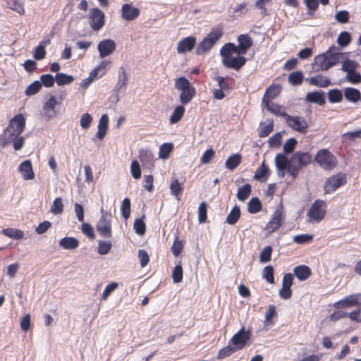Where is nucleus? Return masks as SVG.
Returning a JSON list of instances; mask_svg holds the SVG:
<instances>
[{"label": "nucleus", "instance_id": "nucleus-1", "mask_svg": "<svg viewBox=\"0 0 361 361\" xmlns=\"http://www.w3.org/2000/svg\"><path fill=\"white\" fill-rule=\"evenodd\" d=\"M25 127V118L22 114H17L12 118L6 128L0 136V145L6 147L11 143L13 144L15 150H20L25 139L20 135Z\"/></svg>", "mask_w": 361, "mask_h": 361}, {"label": "nucleus", "instance_id": "nucleus-2", "mask_svg": "<svg viewBox=\"0 0 361 361\" xmlns=\"http://www.w3.org/2000/svg\"><path fill=\"white\" fill-rule=\"evenodd\" d=\"M233 54H237V51L236 47L233 43L226 44L220 50L224 66L238 71L245 65L246 59L241 56H233Z\"/></svg>", "mask_w": 361, "mask_h": 361}, {"label": "nucleus", "instance_id": "nucleus-3", "mask_svg": "<svg viewBox=\"0 0 361 361\" xmlns=\"http://www.w3.org/2000/svg\"><path fill=\"white\" fill-rule=\"evenodd\" d=\"M344 54L341 52H334L331 49L322 54L314 57L313 68L316 71H324L341 61Z\"/></svg>", "mask_w": 361, "mask_h": 361}, {"label": "nucleus", "instance_id": "nucleus-4", "mask_svg": "<svg viewBox=\"0 0 361 361\" xmlns=\"http://www.w3.org/2000/svg\"><path fill=\"white\" fill-rule=\"evenodd\" d=\"M312 161L311 155L307 152H297L289 160L288 173L293 178L298 176L300 169L309 164Z\"/></svg>", "mask_w": 361, "mask_h": 361}, {"label": "nucleus", "instance_id": "nucleus-5", "mask_svg": "<svg viewBox=\"0 0 361 361\" xmlns=\"http://www.w3.org/2000/svg\"><path fill=\"white\" fill-rule=\"evenodd\" d=\"M222 34L223 32L221 28L216 27L212 29L211 32L199 43L196 49V54L197 55H202L210 51L216 42L220 39Z\"/></svg>", "mask_w": 361, "mask_h": 361}, {"label": "nucleus", "instance_id": "nucleus-6", "mask_svg": "<svg viewBox=\"0 0 361 361\" xmlns=\"http://www.w3.org/2000/svg\"><path fill=\"white\" fill-rule=\"evenodd\" d=\"M101 217L97 224V231L104 238L111 237V214L103 209H101Z\"/></svg>", "mask_w": 361, "mask_h": 361}, {"label": "nucleus", "instance_id": "nucleus-7", "mask_svg": "<svg viewBox=\"0 0 361 361\" xmlns=\"http://www.w3.org/2000/svg\"><path fill=\"white\" fill-rule=\"evenodd\" d=\"M314 160L324 169H331L336 165V157L326 149L318 151Z\"/></svg>", "mask_w": 361, "mask_h": 361}, {"label": "nucleus", "instance_id": "nucleus-8", "mask_svg": "<svg viewBox=\"0 0 361 361\" xmlns=\"http://www.w3.org/2000/svg\"><path fill=\"white\" fill-rule=\"evenodd\" d=\"M326 214V204L322 200H315L310 207L307 215L311 219L320 221Z\"/></svg>", "mask_w": 361, "mask_h": 361}, {"label": "nucleus", "instance_id": "nucleus-9", "mask_svg": "<svg viewBox=\"0 0 361 361\" xmlns=\"http://www.w3.org/2000/svg\"><path fill=\"white\" fill-rule=\"evenodd\" d=\"M287 125L293 130L304 133L307 131L308 124L305 119L299 116H291L286 114H283Z\"/></svg>", "mask_w": 361, "mask_h": 361}, {"label": "nucleus", "instance_id": "nucleus-10", "mask_svg": "<svg viewBox=\"0 0 361 361\" xmlns=\"http://www.w3.org/2000/svg\"><path fill=\"white\" fill-rule=\"evenodd\" d=\"M250 331H246L244 327H242L238 332L235 334L230 343L233 345V347L237 350L243 349L250 340Z\"/></svg>", "mask_w": 361, "mask_h": 361}, {"label": "nucleus", "instance_id": "nucleus-11", "mask_svg": "<svg viewBox=\"0 0 361 361\" xmlns=\"http://www.w3.org/2000/svg\"><path fill=\"white\" fill-rule=\"evenodd\" d=\"M346 183V176L343 173H338L327 179L324 185L326 193H331L339 187Z\"/></svg>", "mask_w": 361, "mask_h": 361}, {"label": "nucleus", "instance_id": "nucleus-12", "mask_svg": "<svg viewBox=\"0 0 361 361\" xmlns=\"http://www.w3.org/2000/svg\"><path fill=\"white\" fill-rule=\"evenodd\" d=\"M90 25L94 30H100L104 24V14L97 8H93L89 13Z\"/></svg>", "mask_w": 361, "mask_h": 361}, {"label": "nucleus", "instance_id": "nucleus-13", "mask_svg": "<svg viewBox=\"0 0 361 361\" xmlns=\"http://www.w3.org/2000/svg\"><path fill=\"white\" fill-rule=\"evenodd\" d=\"M99 57L103 59L111 54L116 50V43L113 39H106L99 42L97 45Z\"/></svg>", "mask_w": 361, "mask_h": 361}, {"label": "nucleus", "instance_id": "nucleus-14", "mask_svg": "<svg viewBox=\"0 0 361 361\" xmlns=\"http://www.w3.org/2000/svg\"><path fill=\"white\" fill-rule=\"evenodd\" d=\"M196 44V38L192 36L187 37L179 41L177 44L176 50L178 54H183L186 51H191Z\"/></svg>", "mask_w": 361, "mask_h": 361}, {"label": "nucleus", "instance_id": "nucleus-15", "mask_svg": "<svg viewBox=\"0 0 361 361\" xmlns=\"http://www.w3.org/2000/svg\"><path fill=\"white\" fill-rule=\"evenodd\" d=\"M360 296L361 294H353L348 295L336 302L335 306L336 307L346 308L355 305H360L361 302L359 300Z\"/></svg>", "mask_w": 361, "mask_h": 361}, {"label": "nucleus", "instance_id": "nucleus-16", "mask_svg": "<svg viewBox=\"0 0 361 361\" xmlns=\"http://www.w3.org/2000/svg\"><path fill=\"white\" fill-rule=\"evenodd\" d=\"M140 14V10L137 8L132 6L131 4H125L121 8V16L126 20H133Z\"/></svg>", "mask_w": 361, "mask_h": 361}, {"label": "nucleus", "instance_id": "nucleus-17", "mask_svg": "<svg viewBox=\"0 0 361 361\" xmlns=\"http://www.w3.org/2000/svg\"><path fill=\"white\" fill-rule=\"evenodd\" d=\"M18 171L25 180H32L35 178L32 164L30 160L23 161L18 166Z\"/></svg>", "mask_w": 361, "mask_h": 361}, {"label": "nucleus", "instance_id": "nucleus-18", "mask_svg": "<svg viewBox=\"0 0 361 361\" xmlns=\"http://www.w3.org/2000/svg\"><path fill=\"white\" fill-rule=\"evenodd\" d=\"M283 222L282 211L281 209H277L269 222L267 224V228L269 230V233H272L281 225Z\"/></svg>", "mask_w": 361, "mask_h": 361}, {"label": "nucleus", "instance_id": "nucleus-19", "mask_svg": "<svg viewBox=\"0 0 361 361\" xmlns=\"http://www.w3.org/2000/svg\"><path fill=\"white\" fill-rule=\"evenodd\" d=\"M238 47H236L237 54H245L252 46L250 37L247 35H240L238 37Z\"/></svg>", "mask_w": 361, "mask_h": 361}, {"label": "nucleus", "instance_id": "nucleus-20", "mask_svg": "<svg viewBox=\"0 0 361 361\" xmlns=\"http://www.w3.org/2000/svg\"><path fill=\"white\" fill-rule=\"evenodd\" d=\"M306 80L312 85H314L319 87H326L331 83L330 80L322 75H317L314 77L307 78Z\"/></svg>", "mask_w": 361, "mask_h": 361}, {"label": "nucleus", "instance_id": "nucleus-21", "mask_svg": "<svg viewBox=\"0 0 361 361\" xmlns=\"http://www.w3.org/2000/svg\"><path fill=\"white\" fill-rule=\"evenodd\" d=\"M139 159L143 164L152 166L154 164V157L152 152L147 149H142L139 151Z\"/></svg>", "mask_w": 361, "mask_h": 361}, {"label": "nucleus", "instance_id": "nucleus-22", "mask_svg": "<svg viewBox=\"0 0 361 361\" xmlns=\"http://www.w3.org/2000/svg\"><path fill=\"white\" fill-rule=\"evenodd\" d=\"M59 245L66 250H74L79 246V241L73 237H65L60 240Z\"/></svg>", "mask_w": 361, "mask_h": 361}, {"label": "nucleus", "instance_id": "nucleus-23", "mask_svg": "<svg viewBox=\"0 0 361 361\" xmlns=\"http://www.w3.org/2000/svg\"><path fill=\"white\" fill-rule=\"evenodd\" d=\"M171 193L176 197V199L180 200V195L183 190V184L179 183L178 179L173 177L169 186Z\"/></svg>", "mask_w": 361, "mask_h": 361}, {"label": "nucleus", "instance_id": "nucleus-24", "mask_svg": "<svg viewBox=\"0 0 361 361\" xmlns=\"http://www.w3.org/2000/svg\"><path fill=\"white\" fill-rule=\"evenodd\" d=\"M269 176V167L264 164V161H263L261 166L256 170L254 178L257 180L264 182L268 179Z\"/></svg>", "mask_w": 361, "mask_h": 361}, {"label": "nucleus", "instance_id": "nucleus-25", "mask_svg": "<svg viewBox=\"0 0 361 361\" xmlns=\"http://www.w3.org/2000/svg\"><path fill=\"white\" fill-rule=\"evenodd\" d=\"M294 274L300 281L306 280L311 274V269L305 265H300L294 269Z\"/></svg>", "mask_w": 361, "mask_h": 361}, {"label": "nucleus", "instance_id": "nucleus-26", "mask_svg": "<svg viewBox=\"0 0 361 361\" xmlns=\"http://www.w3.org/2000/svg\"><path fill=\"white\" fill-rule=\"evenodd\" d=\"M180 101L183 104H188L195 97L196 91L193 87L180 90Z\"/></svg>", "mask_w": 361, "mask_h": 361}, {"label": "nucleus", "instance_id": "nucleus-27", "mask_svg": "<svg viewBox=\"0 0 361 361\" xmlns=\"http://www.w3.org/2000/svg\"><path fill=\"white\" fill-rule=\"evenodd\" d=\"M345 98L352 102H357L360 99L361 94L360 91L353 87H346L344 90Z\"/></svg>", "mask_w": 361, "mask_h": 361}, {"label": "nucleus", "instance_id": "nucleus-28", "mask_svg": "<svg viewBox=\"0 0 361 361\" xmlns=\"http://www.w3.org/2000/svg\"><path fill=\"white\" fill-rule=\"evenodd\" d=\"M306 100L311 103L318 104L323 105L325 104V98L322 92H309L306 95Z\"/></svg>", "mask_w": 361, "mask_h": 361}, {"label": "nucleus", "instance_id": "nucleus-29", "mask_svg": "<svg viewBox=\"0 0 361 361\" xmlns=\"http://www.w3.org/2000/svg\"><path fill=\"white\" fill-rule=\"evenodd\" d=\"M275 164L278 171L283 172L285 169H287L288 171L289 160L283 154H276Z\"/></svg>", "mask_w": 361, "mask_h": 361}, {"label": "nucleus", "instance_id": "nucleus-30", "mask_svg": "<svg viewBox=\"0 0 361 361\" xmlns=\"http://www.w3.org/2000/svg\"><path fill=\"white\" fill-rule=\"evenodd\" d=\"M50 43V39H47L42 41L39 44L37 47L34 53V58L37 60L43 59L46 55L45 47Z\"/></svg>", "mask_w": 361, "mask_h": 361}, {"label": "nucleus", "instance_id": "nucleus-31", "mask_svg": "<svg viewBox=\"0 0 361 361\" xmlns=\"http://www.w3.org/2000/svg\"><path fill=\"white\" fill-rule=\"evenodd\" d=\"M241 162V156L239 154H233L231 155L226 161V167L233 171L234 170Z\"/></svg>", "mask_w": 361, "mask_h": 361}, {"label": "nucleus", "instance_id": "nucleus-32", "mask_svg": "<svg viewBox=\"0 0 361 361\" xmlns=\"http://www.w3.org/2000/svg\"><path fill=\"white\" fill-rule=\"evenodd\" d=\"M1 233L6 236L16 240L21 239L24 237L23 231L13 228H4L1 231Z\"/></svg>", "mask_w": 361, "mask_h": 361}, {"label": "nucleus", "instance_id": "nucleus-33", "mask_svg": "<svg viewBox=\"0 0 361 361\" xmlns=\"http://www.w3.org/2000/svg\"><path fill=\"white\" fill-rule=\"evenodd\" d=\"M262 103L265 105L269 111L275 115L283 116V114H285L284 112L281 111V108L280 106L274 103L269 102V99L265 97H263Z\"/></svg>", "mask_w": 361, "mask_h": 361}, {"label": "nucleus", "instance_id": "nucleus-34", "mask_svg": "<svg viewBox=\"0 0 361 361\" xmlns=\"http://www.w3.org/2000/svg\"><path fill=\"white\" fill-rule=\"evenodd\" d=\"M252 188L250 184H245L240 187L237 192V198L241 202L245 201L251 193Z\"/></svg>", "mask_w": 361, "mask_h": 361}, {"label": "nucleus", "instance_id": "nucleus-35", "mask_svg": "<svg viewBox=\"0 0 361 361\" xmlns=\"http://www.w3.org/2000/svg\"><path fill=\"white\" fill-rule=\"evenodd\" d=\"M57 104L56 99L54 96H51L48 101L44 104V109L47 111V116L52 117L54 115V108Z\"/></svg>", "mask_w": 361, "mask_h": 361}, {"label": "nucleus", "instance_id": "nucleus-36", "mask_svg": "<svg viewBox=\"0 0 361 361\" xmlns=\"http://www.w3.org/2000/svg\"><path fill=\"white\" fill-rule=\"evenodd\" d=\"M110 63V61H102L97 67H95L91 72L92 75H95L97 78L103 76L106 72V67Z\"/></svg>", "mask_w": 361, "mask_h": 361}, {"label": "nucleus", "instance_id": "nucleus-37", "mask_svg": "<svg viewBox=\"0 0 361 361\" xmlns=\"http://www.w3.org/2000/svg\"><path fill=\"white\" fill-rule=\"evenodd\" d=\"M184 112L185 108L183 106H176L170 116V123L171 124L178 123L182 118Z\"/></svg>", "mask_w": 361, "mask_h": 361}, {"label": "nucleus", "instance_id": "nucleus-38", "mask_svg": "<svg viewBox=\"0 0 361 361\" xmlns=\"http://www.w3.org/2000/svg\"><path fill=\"white\" fill-rule=\"evenodd\" d=\"M240 216V210L239 207L235 206L226 218V222L231 225L235 224L239 219Z\"/></svg>", "mask_w": 361, "mask_h": 361}, {"label": "nucleus", "instance_id": "nucleus-39", "mask_svg": "<svg viewBox=\"0 0 361 361\" xmlns=\"http://www.w3.org/2000/svg\"><path fill=\"white\" fill-rule=\"evenodd\" d=\"M262 209V204L257 197L252 198L247 204L248 212L251 214H256Z\"/></svg>", "mask_w": 361, "mask_h": 361}, {"label": "nucleus", "instance_id": "nucleus-40", "mask_svg": "<svg viewBox=\"0 0 361 361\" xmlns=\"http://www.w3.org/2000/svg\"><path fill=\"white\" fill-rule=\"evenodd\" d=\"M288 82L294 85H299L303 80V74L302 71H295L291 73L288 78Z\"/></svg>", "mask_w": 361, "mask_h": 361}, {"label": "nucleus", "instance_id": "nucleus-41", "mask_svg": "<svg viewBox=\"0 0 361 361\" xmlns=\"http://www.w3.org/2000/svg\"><path fill=\"white\" fill-rule=\"evenodd\" d=\"M55 80L58 85H64L70 84L73 81V77L72 75L61 73L56 75Z\"/></svg>", "mask_w": 361, "mask_h": 361}, {"label": "nucleus", "instance_id": "nucleus-42", "mask_svg": "<svg viewBox=\"0 0 361 361\" xmlns=\"http://www.w3.org/2000/svg\"><path fill=\"white\" fill-rule=\"evenodd\" d=\"M173 149V145L171 143H164L159 147V158L167 159Z\"/></svg>", "mask_w": 361, "mask_h": 361}, {"label": "nucleus", "instance_id": "nucleus-43", "mask_svg": "<svg viewBox=\"0 0 361 361\" xmlns=\"http://www.w3.org/2000/svg\"><path fill=\"white\" fill-rule=\"evenodd\" d=\"M63 212V204L61 197L56 198L51 207V212L54 214H61Z\"/></svg>", "mask_w": 361, "mask_h": 361}, {"label": "nucleus", "instance_id": "nucleus-44", "mask_svg": "<svg viewBox=\"0 0 361 361\" xmlns=\"http://www.w3.org/2000/svg\"><path fill=\"white\" fill-rule=\"evenodd\" d=\"M174 87L176 90L180 91L192 86L190 85L189 80L186 78L182 76L175 80Z\"/></svg>", "mask_w": 361, "mask_h": 361}, {"label": "nucleus", "instance_id": "nucleus-45", "mask_svg": "<svg viewBox=\"0 0 361 361\" xmlns=\"http://www.w3.org/2000/svg\"><path fill=\"white\" fill-rule=\"evenodd\" d=\"M235 351H237V350L233 346L232 347L230 345H228L219 351L216 358L218 360L224 359L225 357L231 355Z\"/></svg>", "mask_w": 361, "mask_h": 361}, {"label": "nucleus", "instance_id": "nucleus-46", "mask_svg": "<svg viewBox=\"0 0 361 361\" xmlns=\"http://www.w3.org/2000/svg\"><path fill=\"white\" fill-rule=\"evenodd\" d=\"M272 247L270 245L264 247L259 254V261L266 263L271 260Z\"/></svg>", "mask_w": 361, "mask_h": 361}, {"label": "nucleus", "instance_id": "nucleus-47", "mask_svg": "<svg viewBox=\"0 0 361 361\" xmlns=\"http://www.w3.org/2000/svg\"><path fill=\"white\" fill-rule=\"evenodd\" d=\"M328 97L331 103H337L342 100L343 94L341 90L335 89L328 92Z\"/></svg>", "mask_w": 361, "mask_h": 361}, {"label": "nucleus", "instance_id": "nucleus-48", "mask_svg": "<svg viewBox=\"0 0 361 361\" xmlns=\"http://www.w3.org/2000/svg\"><path fill=\"white\" fill-rule=\"evenodd\" d=\"M350 35L346 31L341 32L337 38V43L341 47H346L350 44Z\"/></svg>", "mask_w": 361, "mask_h": 361}, {"label": "nucleus", "instance_id": "nucleus-49", "mask_svg": "<svg viewBox=\"0 0 361 361\" xmlns=\"http://www.w3.org/2000/svg\"><path fill=\"white\" fill-rule=\"evenodd\" d=\"M262 277L268 283H274V268L272 266H267L264 268V269L262 271Z\"/></svg>", "mask_w": 361, "mask_h": 361}, {"label": "nucleus", "instance_id": "nucleus-50", "mask_svg": "<svg viewBox=\"0 0 361 361\" xmlns=\"http://www.w3.org/2000/svg\"><path fill=\"white\" fill-rule=\"evenodd\" d=\"M92 121V116L88 113H85L81 116L80 125L82 129L87 130L90 128Z\"/></svg>", "mask_w": 361, "mask_h": 361}, {"label": "nucleus", "instance_id": "nucleus-51", "mask_svg": "<svg viewBox=\"0 0 361 361\" xmlns=\"http://www.w3.org/2000/svg\"><path fill=\"white\" fill-rule=\"evenodd\" d=\"M207 205L204 202L200 203L198 208V221L200 224L204 223L207 220Z\"/></svg>", "mask_w": 361, "mask_h": 361}, {"label": "nucleus", "instance_id": "nucleus-52", "mask_svg": "<svg viewBox=\"0 0 361 361\" xmlns=\"http://www.w3.org/2000/svg\"><path fill=\"white\" fill-rule=\"evenodd\" d=\"M341 62L343 63L341 68L342 71L347 73L352 72L353 71H355L357 67V63L354 61L346 60L343 61L341 60Z\"/></svg>", "mask_w": 361, "mask_h": 361}, {"label": "nucleus", "instance_id": "nucleus-53", "mask_svg": "<svg viewBox=\"0 0 361 361\" xmlns=\"http://www.w3.org/2000/svg\"><path fill=\"white\" fill-rule=\"evenodd\" d=\"M42 87V83L36 80L31 83L26 89L25 94L27 95H33L38 92Z\"/></svg>", "mask_w": 361, "mask_h": 361}, {"label": "nucleus", "instance_id": "nucleus-54", "mask_svg": "<svg viewBox=\"0 0 361 361\" xmlns=\"http://www.w3.org/2000/svg\"><path fill=\"white\" fill-rule=\"evenodd\" d=\"M130 172L135 179H139L141 177L140 166L137 160H133L130 165Z\"/></svg>", "mask_w": 361, "mask_h": 361}, {"label": "nucleus", "instance_id": "nucleus-55", "mask_svg": "<svg viewBox=\"0 0 361 361\" xmlns=\"http://www.w3.org/2000/svg\"><path fill=\"white\" fill-rule=\"evenodd\" d=\"M280 92H281L280 86H279V85L271 86L267 90L266 93L264 97H265L267 99V98L274 99L279 94Z\"/></svg>", "mask_w": 361, "mask_h": 361}, {"label": "nucleus", "instance_id": "nucleus-56", "mask_svg": "<svg viewBox=\"0 0 361 361\" xmlns=\"http://www.w3.org/2000/svg\"><path fill=\"white\" fill-rule=\"evenodd\" d=\"M111 243L110 241H99L98 245V252L102 255H106L111 248Z\"/></svg>", "mask_w": 361, "mask_h": 361}, {"label": "nucleus", "instance_id": "nucleus-57", "mask_svg": "<svg viewBox=\"0 0 361 361\" xmlns=\"http://www.w3.org/2000/svg\"><path fill=\"white\" fill-rule=\"evenodd\" d=\"M122 215L125 219L130 216V202L128 198H125L121 204Z\"/></svg>", "mask_w": 361, "mask_h": 361}, {"label": "nucleus", "instance_id": "nucleus-58", "mask_svg": "<svg viewBox=\"0 0 361 361\" xmlns=\"http://www.w3.org/2000/svg\"><path fill=\"white\" fill-rule=\"evenodd\" d=\"M313 235L309 234L297 235L293 237V241L298 244H304L312 240Z\"/></svg>", "mask_w": 361, "mask_h": 361}, {"label": "nucleus", "instance_id": "nucleus-59", "mask_svg": "<svg viewBox=\"0 0 361 361\" xmlns=\"http://www.w3.org/2000/svg\"><path fill=\"white\" fill-rule=\"evenodd\" d=\"M127 82H128V78H127L126 71H125L124 68L123 66H121L119 70L118 82L117 85L120 88H123V87L126 88Z\"/></svg>", "mask_w": 361, "mask_h": 361}, {"label": "nucleus", "instance_id": "nucleus-60", "mask_svg": "<svg viewBox=\"0 0 361 361\" xmlns=\"http://www.w3.org/2000/svg\"><path fill=\"white\" fill-rule=\"evenodd\" d=\"M172 278L173 280V282L177 283H180L182 281L183 279V269L180 265H176L172 273Z\"/></svg>", "mask_w": 361, "mask_h": 361}, {"label": "nucleus", "instance_id": "nucleus-61", "mask_svg": "<svg viewBox=\"0 0 361 361\" xmlns=\"http://www.w3.org/2000/svg\"><path fill=\"white\" fill-rule=\"evenodd\" d=\"M133 226L137 234L142 235L145 233V224L142 219H137L134 222Z\"/></svg>", "mask_w": 361, "mask_h": 361}, {"label": "nucleus", "instance_id": "nucleus-62", "mask_svg": "<svg viewBox=\"0 0 361 361\" xmlns=\"http://www.w3.org/2000/svg\"><path fill=\"white\" fill-rule=\"evenodd\" d=\"M40 80L42 85L47 87H50L54 85L55 78L51 74H44L41 75Z\"/></svg>", "mask_w": 361, "mask_h": 361}, {"label": "nucleus", "instance_id": "nucleus-63", "mask_svg": "<svg viewBox=\"0 0 361 361\" xmlns=\"http://www.w3.org/2000/svg\"><path fill=\"white\" fill-rule=\"evenodd\" d=\"M274 128L273 122H270L267 125H261L259 135L261 137H267L272 130Z\"/></svg>", "mask_w": 361, "mask_h": 361}, {"label": "nucleus", "instance_id": "nucleus-64", "mask_svg": "<svg viewBox=\"0 0 361 361\" xmlns=\"http://www.w3.org/2000/svg\"><path fill=\"white\" fill-rule=\"evenodd\" d=\"M346 79L353 84H357L361 82V75L355 71H353L347 73Z\"/></svg>", "mask_w": 361, "mask_h": 361}]
</instances>
